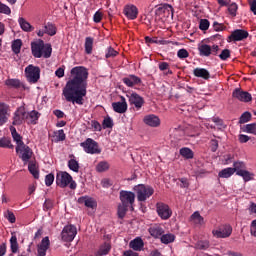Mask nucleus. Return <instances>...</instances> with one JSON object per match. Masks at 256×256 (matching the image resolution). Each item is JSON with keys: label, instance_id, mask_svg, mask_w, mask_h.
<instances>
[{"label": "nucleus", "instance_id": "obj_1", "mask_svg": "<svg viewBox=\"0 0 256 256\" xmlns=\"http://www.w3.org/2000/svg\"><path fill=\"white\" fill-rule=\"evenodd\" d=\"M87 79L89 71L84 66H75L70 70V76L62 90V95L68 103L83 105L87 96Z\"/></svg>", "mask_w": 256, "mask_h": 256}, {"label": "nucleus", "instance_id": "obj_2", "mask_svg": "<svg viewBox=\"0 0 256 256\" xmlns=\"http://www.w3.org/2000/svg\"><path fill=\"white\" fill-rule=\"evenodd\" d=\"M119 199L121 203L118 205L117 215L119 219H125L127 211H134L135 193L127 190H121Z\"/></svg>", "mask_w": 256, "mask_h": 256}, {"label": "nucleus", "instance_id": "obj_3", "mask_svg": "<svg viewBox=\"0 0 256 256\" xmlns=\"http://www.w3.org/2000/svg\"><path fill=\"white\" fill-rule=\"evenodd\" d=\"M31 51L33 57L36 59H41V57L49 59L53 53V48L51 47V44H45L43 40L39 39L36 42L31 43Z\"/></svg>", "mask_w": 256, "mask_h": 256}, {"label": "nucleus", "instance_id": "obj_4", "mask_svg": "<svg viewBox=\"0 0 256 256\" xmlns=\"http://www.w3.org/2000/svg\"><path fill=\"white\" fill-rule=\"evenodd\" d=\"M56 185L61 189H65V187H69V189L72 190L77 189V182H75V180H73V176L66 171L57 172Z\"/></svg>", "mask_w": 256, "mask_h": 256}, {"label": "nucleus", "instance_id": "obj_5", "mask_svg": "<svg viewBox=\"0 0 256 256\" xmlns=\"http://www.w3.org/2000/svg\"><path fill=\"white\" fill-rule=\"evenodd\" d=\"M133 191L136 193L137 201H139V203H145V201L155 193L153 187L145 184L134 186Z\"/></svg>", "mask_w": 256, "mask_h": 256}, {"label": "nucleus", "instance_id": "obj_6", "mask_svg": "<svg viewBox=\"0 0 256 256\" xmlns=\"http://www.w3.org/2000/svg\"><path fill=\"white\" fill-rule=\"evenodd\" d=\"M25 75L29 83H37L41 79V68L30 64L25 68Z\"/></svg>", "mask_w": 256, "mask_h": 256}, {"label": "nucleus", "instance_id": "obj_7", "mask_svg": "<svg viewBox=\"0 0 256 256\" xmlns=\"http://www.w3.org/2000/svg\"><path fill=\"white\" fill-rule=\"evenodd\" d=\"M80 147H82L85 153H89L90 155H99L101 153V149H99V144L91 138L86 139L84 142L80 143Z\"/></svg>", "mask_w": 256, "mask_h": 256}, {"label": "nucleus", "instance_id": "obj_8", "mask_svg": "<svg viewBox=\"0 0 256 256\" xmlns=\"http://www.w3.org/2000/svg\"><path fill=\"white\" fill-rule=\"evenodd\" d=\"M16 153L25 164L29 163L31 157H33V150L25 143L16 146Z\"/></svg>", "mask_w": 256, "mask_h": 256}, {"label": "nucleus", "instance_id": "obj_9", "mask_svg": "<svg viewBox=\"0 0 256 256\" xmlns=\"http://www.w3.org/2000/svg\"><path fill=\"white\" fill-rule=\"evenodd\" d=\"M198 51L200 57H210V55L217 56L219 53V45L199 44Z\"/></svg>", "mask_w": 256, "mask_h": 256}, {"label": "nucleus", "instance_id": "obj_10", "mask_svg": "<svg viewBox=\"0 0 256 256\" xmlns=\"http://www.w3.org/2000/svg\"><path fill=\"white\" fill-rule=\"evenodd\" d=\"M77 236V227L73 224L66 225L61 232V239L66 243H71Z\"/></svg>", "mask_w": 256, "mask_h": 256}, {"label": "nucleus", "instance_id": "obj_11", "mask_svg": "<svg viewBox=\"0 0 256 256\" xmlns=\"http://www.w3.org/2000/svg\"><path fill=\"white\" fill-rule=\"evenodd\" d=\"M231 233H233V227L229 224L221 225L218 229L212 230V235L216 239H227V237H231Z\"/></svg>", "mask_w": 256, "mask_h": 256}, {"label": "nucleus", "instance_id": "obj_12", "mask_svg": "<svg viewBox=\"0 0 256 256\" xmlns=\"http://www.w3.org/2000/svg\"><path fill=\"white\" fill-rule=\"evenodd\" d=\"M156 211L163 221H167V219H170L171 215H173V211L169 208V205L163 202H158L156 204Z\"/></svg>", "mask_w": 256, "mask_h": 256}, {"label": "nucleus", "instance_id": "obj_13", "mask_svg": "<svg viewBox=\"0 0 256 256\" xmlns=\"http://www.w3.org/2000/svg\"><path fill=\"white\" fill-rule=\"evenodd\" d=\"M27 121V110L25 106H20L15 112L13 116L12 125H23Z\"/></svg>", "mask_w": 256, "mask_h": 256}, {"label": "nucleus", "instance_id": "obj_14", "mask_svg": "<svg viewBox=\"0 0 256 256\" xmlns=\"http://www.w3.org/2000/svg\"><path fill=\"white\" fill-rule=\"evenodd\" d=\"M232 97L238 101H241L242 103H249L253 100L251 93L243 91L241 88L234 89L232 92Z\"/></svg>", "mask_w": 256, "mask_h": 256}, {"label": "nucleus", "instance_id": "obj_15", "mask_svg": "<svg viewBox=\"0 0 256 256\" xmlns=\"http://www.w3.org/2000/svg\"><path fill=\"white\" fill-rule=\"evenodd\" d=\"M127 97L129 104L134 105L137 111H139V109H141V107L145 105V100L143 99V97H141L139 94L135 92L127 94Z\"/></svg>", "mask_w": 256, "mask_h": 256}, {"label": "nucleus", "instance_id": "obj_16", "mask_svg": "<svg viewBox=\"0 0 256 256\" xmlns=\"http://www.w3.org/2000/svg\"><path fill=\"white\" fill-rule=\"evenodd\" d=\"M247 37H249V32H247V30L236 29L232 31L228 39L234 43H237V41H244V39H247Z\"/></svg>", "mask_w": 256, "mask_h": 256}, {"label": "nucleus", "instance_id": "obj_17", "mask_svg": "<svg viewBox=\"0 0 256 256\" xmlns=\"http://www.w3.org/2000/svg\"><path fill=\"white\" fill-rule=\"evenodd\" d=\"M120 99L121 101L112 103V109L115 111V113H127V100H125V97L123 96H121Z\"/></svg>", "mask_w": 256, "mask_h": 256}, {"label": "nucleus", "instance_id": "obj_18", "mask_svg": "<svg viewBox=\"0 0 256 256\" xmlns=\"http://www.w3.org/2000/svg\"><path fill=\"white\" fill-rule=\"evenodd\" d=\"M124 15L127 17V19L133 21L137 19V16L139 15V9H137V6L135 5H126L124 7Z\"/></svg>", "mask_w": 256, "mask_h": 256}, {"label": "nucleus", "instance_id": "obj_19", "mask_svg": "<svg viewBox=\"0 0 256 256\" xmlns=\"http://www.w3.org/2000/svg\"><path fill=\"white\" fill-rule=\"evenodd\" d=\"M143 121L145 125H148V127H159V125H161V119H159L155 114L146 115L143 118Z\"/></svg>", "mask_w": 256, "mask_h": 256}, {"label": "nucleus", "instance_id": "obj_20", "mask_svg": "<svg viewBox=\"0 0 256 256\" xmlns=\"http://www.w3.org/2000/svg\"><path fill=\"white\" fill-rule=\"evenodd\" d=\"M9 121V106L5 103H0V125H5Z\"/></svg>", "mask_w": 256, "mask_h": 256}, {"label": "nucleus", "instance_id": "obj_21", "mask_svg": "<svg viewBox=\"0 0 256 256\" xmlns=\"http://www.w3.org/2000/svg\"><path fill=\"white\" fill-rule=\"evenodd\" d=\"M41 117V113L36 110H32L30 112H26V123L28 125H37V121Z\"/></svg>", "mask_w": 256, "mask_h": 256}, {"label": "nucleus", "instance_id": "obj_22", "mask_svg": "<svg viewBox=\"0 0 256 256\" xmlns=\"http://www.w3.org/2000/svg\"><path fill=\"white\" fill-rule=\"evenodd\" d=\"M6 87H9L10 89H25V84L21 82V80L17 78H9L5 80Z\"/></svg>", "mask_w": 256, "mask_h": 256}, {"label": "nucleus", "instance_id": "obj_23", "mask_svg": "<svg viewBox=\"0 0 256 256\" xmlns=\"http://www.w3.org/2000/svg\"><path fill=\"white\" fill-rule=\"evenodd\" d=\"M78 203H80V205L84 204L85 207H88V209H95V207H97V202L95 199L89 196H82L78 198Z\"/></svg>", "mask_w": 256, "mask_h": 256}, {"label": "nucleus", "instance_id": "obj_24", "mask_svg": "<svg viewBox=\"0 0 256 256\" xmlns=\"http://www.w3.org/2000/svg\"><path fill=\"white\" fill-rule=\"evenodd\" d=\"M122 81L126 87H135V85H139L141 83V78L136 75H129L124 77Z\"/></svg>", "mask_w": 256, "mask_h": 256}, {"label": "nucleus", "instance_id": "obj_25", "mask_svg": "<svg viewBox=\"0 0 256 256\" xmlns=\"http://www.w3.org/2000/svg\"><path fill=\"white\" fill-rule=\"evenodd\" d=\"M49 245H50L49 237H44L40 245H38L37 256L47 255V249H49Z\"/></svg>", "mask_w": 256, "mask_h": 256}, {"label": "nucleus", "instance_id": "obj_26", "mask_svg": "<svg viewBox=\"0 0 256 256\" xmlns=\"http://www.w3.org/2000/svg\"><path fill=\"white\" fill-rule=\"evenodd\" d=\"M156 15H173V6L169 4H162L155 10Z\"/></svg>", "mask_w": 256, "mask_h": 256}, {"label": "nucleus", "instance_id": "obj_27", "mask_svg": "<svg viewBox=\"0 0 256 256\" xmlns=\"http://www.w3.org/2000/svg\"><path fill=\"white\" fill-rule=\"evenodd\" d=\"M18 23H19L20 29H22V31H24L25 33H31L32 31H35V27H33V25H31V23H29L23 17H20L18 19Z\"/></svg>", "mask_w": 256, "mask_h": 256}, {"label": "nucleus", "instance_id": "obj_28", "mask_svg": "<svg viewBox=\"0 0 256 256\" xmlns=\"http://www.w3.org/2000/svg\"><path fill=\"white\" fill-rule=\"evenodd\" d=\"M194 77H198L200 79H205L206 81L210 79L211 74L209 73V70L205 68H195L193 70Z\"/></svg>", "mask_w": 256, "mask_h": 256}, {"label": "nucleus", "instance_id": "obj_29", "mask_svg": "<svg viewBox=\"0 0 256 256\" xmlns=\"http://www.w3.org/2000/svg\"><path fill=\"white\" fill-rule=\"evenodd\" d=\"M129 247L130 249H133V251H142L143 247H145V243L143 242V239H141V237H137L134 240L130 241Z\"/></svg>", "mask_w": 256, "mask_h": 256}, {"label": "nucleus", "instance_id": "obj_30", "mask_svg": "<svg viewBox=\"0 0 256 256\" xmlns=\"http://www.w3.org/2000/svg\"><path fill=\"white\" fill-rule=\"evenodd\" d=\"M148 233L151 235V237H154V239H159V237L161 238L163 233H165V230H163L161 226L155 225L148 229Z\"/></svg>", "mask_w": 256, "mask_h": 256}, {"label": "nucleus", "instance_id": "obj_31", "mask_svg": "<svg viewBox=\"0 0 256 256\" xmlns=\"http://www.w3.org/2000/svg\"><path fill=\"white\" fill-rule=\"evenodd\" d=\"M70 160H68V169L70 171H73L74 173H78L80 166H79V161L75 159V155H70Z\"/></svg>", "mask_w": 256, "mask_h": 256}, {"label": "nucleus", "instance_id": "obj_32", "mask_svg": "<svg viewBox=\"0 0 256 256\" xmlns=\"http://www.w3.org/2000/svg\"><path fill=\"white\" fill-rule=\"evenodd\" d=\"M10 132L13 138V141L16 142V147L23 145V136L17 133V129L13 126L10 127Z\"/></svg>", "mask_w": 256, "mask_h": 256}, {"label": "nucleus", "instance_id": "obj_33", "mask_svg": "<svg viewBox=\"0 0 256 256\" xmlns=\"http://www.w3.org/2000/svg\"><path fill=\"white\" fill-rule=\"evenodd\" d=\"M10 250L12 254H10L9 256H13L19 251V242H17V235H15V233H12V236L10 238Z\"/></svg>", "mask_w": 256, "mask_h": 256}, {"label": "nucleus", "instance_id": "obj_34", "mask_svg": "<svg viewBox=\"0 0 256 256\" xmlns=\"http://www.w3.org/2000/svg\"><path fill=\"white\" fill-rule=\"evenodd\" d=\"M190 221L194 223V225H205V218L201 216L199 211H195L191 216H190Z\"/></svg>", "mask_w": 256, "mask_h": 256}, {"label": "nucleus", "instance_id": "obj_35", "mask_svg": "<svg viewBox=\"0 0 256 256\" xmlns=\"http://www.w3.org/2000/svg\"><path fill=\"white\" fill-rule=\"evenodd\" d=\"M44 33H46V35H49L50 37H53L54 35H57V27L55 26V24L48 22L44 26Z\"/></svg>", "mask_w": 256, "mask_h": 256}, {"label": "nucleus", "instance_id": "obj_36", "mask_svg": "<svg viewBox=\"0 0 256 256\" xmlns=\"http://www.w3.org/2000/svg\"><path fill=\"white\" fill-rule=\"evenodd\" d=\"M109 251H111V244L109 242H105L100 246L99 250L96 253V256L109 255Z\"/></svg>", "mask_w": 256, "mask_h": 256}, {"label": "nucleus", "instance_id": "obj_37", "mask_svg": "<svg viewBox=\"0 0 256 256\" xmlns=\"http://www.w3.org/2000/svg\"><path fill=\"white\" fill-rule=\"evenodd\" d=\"M93 42H94L93 37L85 38L84 49H85L86 55H91V53H93Z\"/></svg>", "mask_w": 256, "mask_h": 256}, {"label": "nucleus", "instance_id": "obj_38", "mask_svg": "<svg viewBox=\"0 0 256 256\" xmlns=\"http://www.w3.org/2000/svg\"><path fill=\"white\" fill-rule=\"evenodd\" d=\"M28 171L33 175L34 179H39V169L37 168V164L33 161L28 163Z\"/></svg>", "mask_w": 256, "mask_h": 256}, {"label": "nucleus", "instance_id": "obj_39", "mask_svg": "<svg viewBox=\"0 0 256 256\" xmlns=\"http://www.w3.org/2000/svg\"><path fill=\"white\" fill-rule=\"evenodd\" d=\"M21 47H23V41H21V39L12 41L11 48L15 55H19V53H21Z\"/></svg>", "mask_w": 256, "mask_h": 256}, {"label": "nucleus", "instance_id": "obj_40", "mask_svg": "<svg viewBox=\"0 0 256 256\" xmlns=\"http://www.w3.org/2000/svg\"><path fill=\"white\" fill-rule=\"evenodd\" d=\"M14 145L11 143V138H0V148L2 149H14Z\"/></svg>", "mask_w": 256, "mask_h": 256}, {"label": "nucleus", "instance_id": "obj_41", "mask_svg": "<svg viewBox=\"0 0 256 256\" xmlns=\"http://www.w3.org/2000/svg\"><path fill=\"white\" fill-rule=\"evenodd\" d=\"M234 173H235V170H233V168L229 167V168H225V169L221 170L218 174V177H220L221 179H229V177L234 175Z\"/></svg>", "mask_w": 256, "mask_h": 256}, {"label": "nucleus", "instance_id": "obj_42", "mask_svg": "<svg viewBox=\"0 0 256 256\" xmlns=\"http://www.w3.org/2000/svg\"><path fill=\"white\" fill-rule=\"evenodd\" d=\"M232 169L234 170V173L238 175L240 171H245V169H247V166L245 165V162L237 161V162H234Z\"/></svg>", "mask_w": 256, "mask_h": 256}, {"label": "nucleus", "instance_id": "obj_43", "mask_svg": "<svg viewBox=\"0 0 256 256\" xmlns=\"http://www.w3.org/2000/svg\"><path fill=\"white\" fill-rule=\"evenodd\" d=\"M111 166L109 165V162L107 161H101L96 166V171L98 173H105V171H109V168Z\"/></svg>", "mask_w": 256, "mask_h": 256}, {"label": "nucleus", "instance_id": "obj_44", "mask_svg": "<svg viewBox=\"0 0 256 256\" xmlns=\"http://www.w3.org/2000/svg\"><path fill=\"white\" fill-rule=\"evenodd\" d=\"M180 155L182 157H184V159H193V157H194L193 150H191V148H187V147L180 149Z\"/></svg>", "mask_w": 256, "mask_h": 256}, {"label": "nucleus", "instance_id": "obj_45", "mask_svg": "<svg viewBox=\"0 0 256 256\" xmlns=\"http://www.w3.org/2000/svg\"><path fill=\"white\" fill-rule=\"evenodd\" d=\"M161 243H164V245H169V243H173L175 241V236L171 233L164 234L160 237Z\"/></svg>", "mask_w": 256, "mask_h": 256}, {"label": "nucleus", "instance_id": "obj_46", "mask_svg": "<svg viewBox=\"0 0 256 256\" xmlns=\"http://www.w3.org/2000/svg\"><path fill=\"white\" fill-rule=\"evenodd\" d=\"M113 118L107 116L104 118L103 122H102V127L103 129H113Z\"/></svg>", "mask_w": 256, "mask_h": 256}, {"label": "nucleus", "instance_id": "obj_47", "mask_svg": "<svg viewBox=\"0 0 256 256\" xmlns=\"http://www.w3.org/2000/svg\"><path fill=\"white\" fill-rule=\"evenodd\" d=\"M251 121V114L249 111L244 112L239 119L240 125H243L244 123H249Z\"/></svg>", "mask_w": 256, "mask_h": 256}, {"label": "nucleus", "instance_id": "obj_48", "mask_svg": "<svg viewBox=\"0 0 256 256\" xmlns=\"http://www.w3.org/2000/svg\"><path fill=\"white\" fill-rule=\"evenodd\" d=\"M239 9V6L237 5V3H232L228 6V11L229 14L232 17H237V10Z\"/></svg>", "mask_w": 256, "mask_h": 256}, {"label": "nucleus", "instance_id": "obj_49", "mask_svg": "<svg viewBox=\"0 0 256 256\" xmlns=\"http://www.w3.org/2000/svg\"><path fill=\"white\" fill-rule=\"evenodd\" d=\"M239 177L243 178L244 181H251V177L253 174L251 172L247 171V169L240 171L239 174H237Z\"/></svg>", "mask_w": 256, "mask_h": 256}, {"label": "nucleus", "instance_id": "obj_50", "mask_svg": "<svg viewBox=\"0 0 256 256\" xmlns=\"http://www.w3.org/2000/svg\"><path fill=\"white\" fill-rule=\"evenodd\" d=\"M54 135L56 137L57 142L65 141V139H66L65 131L63 129H60V130L54 132Z\"/></svg>", "mask_w": 256, "mask_h": 256}, {"label": "nucleus", "instance_id": "obj_51", "mask_svg": "<svg viewBox=\"0 0 256 256\" xmlns=\"http://www.w3.org/2000/svg\"><path fill=\"white\" fill-rule=\"evenodd\" d=\"M117 50H115L113 47H108L106 50L105 57L106 59H111V57H117Z\"/></svg>", "mask_w": 256, "mask_h": 256}, {"label": "nucleus", "instance_id": "obj_52", "mask_svg": "<svg viewBox=\"0 0 256 256\" xmlns=\"http://www.w3.org/2000/svg\"><path fill=\"white\" fill-rule=\"evenodd\" d=\"M219 57H220L221 61H227L229 59V57H231V51L229 49H224L219 54Z\"/></svg>", "mask_w": 256, "mask_h": 256}, {"label": "nucleus", "instance_id": "obj_53", "mask_svg": "<svg viewBox=\"0 0 256 256\" xmlns=\"http://www.w3.org/2000/svg\"><path fill=\"white\" fill-rule=\"evenodd\" d=\"M212 27L214 29V31H225L226 27L223 23H219L217 21H214L213 24H212Z\"/></svg>", "mask_w": 256, "mask_h": 256}, {"label": "nucleus", "instance_id": "obj_54", "mask_svg": "<svg viewBox=\"0 0 256 256\" xmlns=\"http://www.w3.org/2000/svg\"><path fill=\"white\" fill-rule=\"evenodd\" d=\"M53 181H55V175L50 173V174L45 176V185H46V187H51V185H53Z\"/></svg>", "mask_w": 256, "mask_h": 256}, {"label": "nucleus", "instance_id": "obj_55", "mask_svg": "<svg viewBox=\"0 0 256 256\" xmlns=\"http://www.w3.org/2000/svg\"><path fill=\"white\" fill-rule=\"evenodd\" d=\"M0 13L11 15V8L7 4L0 3Z\"/></svg>", "mask_w": 256, "mask_h": 256}, {"label": "nucleus", "instance_id": "obj_56", "mask_svg": "<svg viewBox=\"0 0 256 256\" xmlns=\"http://www.w3.org/2000/svg\"><path fill=\"white\" fill-rule=\"evenodd\" d=\"M199 29L201 31H207V29H209V20L201 19L199 24Z\"/></svg>", "mask_w": 256, "mask_h": 256}, {"label": "nucleus", "instance_id": "obj_57", "mask_svg": "<svg viewBox=\"0 0 256 256\" xmlns=\"http://www.w3.org/2000/svg\"><path fill=\"white\" fill-rule=\"evenodd\" d=\"M177 57H179V59H187V57H189V52L187 51V49L182 48L178 50Z\"/></svg>", "mask_w": 256, "mask_h": 256}, {"label": "nucleus", "instance_id": "obj_58", "mask_svg": "<svg viewBox=\"0 0 256 256\" xmlns=\"http://www.w3.org/2000/svg\"><path fill=\"white\" fill-rule=\"evenodd\" d=\"M246 133H256V123H252V124H247L245 126V130Z\"/></svg>", "mask_w": 256, "mask_h": 256}, {"label": "nucleus", "instance_id": "obj_59", "mask_svg": "<svg viewBox=\"0 0 256 256\" xmlns=\"http://www.w3.org/2000/svg\"><path fill=\"white\" fill-rule=\"evenodd\" d=\"M213 123H215L220 129H225V124L223 123V119L219 117L212 118Z\"/></svg>", "mask_w": 256, "mask_h": 256}, {"label": "nucleus", "instance_id": "obj_60", "mask_svg": "<svg viewBox=\"0 0 256 256\" xmlns=\"http://www.w3.org/2000/svg\"><path fill=\"white\" fill-rule=\"evenodd\" d=\"M91 128L93 129V131H101L103 129L101 123H99V121L96 120L91 121Z\"/></svg>", "mask_w": 256, "mask_h": 256}, {"label": "nucleus", "instance_id": "obj_61", "mask_svg": "<svg viewBox=\"0 0 256 256\" xmlns=\"http://www.w3.org/2000/svg\"><path fill=\"white\" fill-rule=\"evenodd\" d=\"M210 149L212 151V153H215L217 151V149H219V141L213 139L210 142Z\"/></svg>", "mask_w": 256, "mask_h": 256}, {"label": "nucleus", "instance_id": "obj_62", "mask_svg": "<svg viewBox=\"0 0 256 256\" xmlns=\"http://www.w3.org/2000/svg\"><path fill=\"white\" fill-rule=\"evenodd\" d=\"M181 189H188L189 180L187 178H179Z\"/></svg>", "mask_w": 256, "mask_h": 256}, {"label": "nucleus", "instance_id": "obj_63", "mask_svg": "<svg viewBox=\"0 0 256 256\" xmlns=\"http://www.w3.org/2000/svg\"><path fill=\"white\" fill-rule=\"evenodd\" d=\"M101 19H103V13H101L99 11L95 12V14L93 16L94 23H101Z\"/></svg>", "mask_w": 256, "mask_h": 256}, {"label": "nucleus", "instance_id": "obj_64", "mask_svg": "<svg viewBox=\"0 0 256 256\" xmlns=\"http://www.w3.org/2000/svg\"><path fill=\"white\" fill-rule=\"evenodd\" d=\"M250 233L253 235V237H256V220L251 222Z\"/></svg>", "mask_w": 256, "mask_h": 256}]
</instances>
